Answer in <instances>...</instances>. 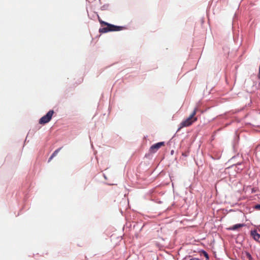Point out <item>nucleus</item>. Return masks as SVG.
I'll return each mask as SVG.
<instances>
[{
	"mask_svg": "<svg viewBox=\"0 0 260 260\" xmlns=\"http://www.w3.org/2000/svg\"><path fill=\"white\" fill-rule=\"evenodd\" d=\"M98 17L101 25L102 26H106V27L99 29V32L100 33H106L109 31H120L124 28V27L123 26L114 25L103 21L99 16H98Z\"/></svg>",
	"mask_w": 260,
	"mask_h": 260,
	"instance_id": "1",
	"label": "nucleus"
},
{
	"mask_svg": "<svg viewBox=\"0 0 260 260\" xmlns=\"http://www.w3.org/2000/svg\"><path fill=\"white\" fill-rule=\"evenodd\" d=\"M197 111L198 108H196L189 116L180 123V127L178 131L180 130L183 127H187L191 125L193 122L197 120L198 118L195 116Z\"/></svg>",
	"mask_w": 260,
	"mask_h": 260,
	"instance_id": "2",
	"label": "nucleus"
},
{
	"mask_svg": "<svg viewBox=\"0 0 260 260\" xmlns=\"http://www.w3.org/2000/svg\"><path fill=\"white\" fill-rule=\"evenodd\" d=\"M54 113V112L52 110L49 111L45 115L40 119L39 123L41 124H45L49 122L51 120Z\"/></svg>",
	"mask_w": 260,
	"mask_h": 260,
	"instance_id": "3",
	"label": "nucleus"
},
{
	"mask_svg": "<svg viewBox=\"0 0 260 260\" xmlns=\"http://www.w3.org/2000/svg\"><path fill=\"white\" fill-rule=\"evenodd\" d=\"M165 146L164 142H160L152 145L150 149L149 152L151 153H155L161 147Z\"/></svg>",
	"mask_w": 260,
	"mask_h": 260,
	"instance_id": "4",
	"label": "nucleus"
},
{
	"mask_svg": "<svg viewBox=\"0 0 260 260\" xmlns=\"http://www.w3.org/2000/svg\"><path fill=\"white\" fill-rule=\"evenodd\" d=\"M250 235L252 237V238L256 241H258V240L260 238V234L257 233L256 230L251 231L250 232Z\"/></svg>",
	"mask_w": 260,
	"mask_h": 260,
	"instance_id": "5",
	"label": "nucleus"
},
{
	"mask_svg": "<svg viewBox=\"0 0 260 260\" xmlns=\"http://www.w3.org/2000/svg\"><path fill=\"white\" fill-rule=\"evenodd\" d=\"M244 226V224H236L234 225L233 226L228 228L229 230L235 231L239 228H242Z\"/></svg>",
	"mask_w": 260,
	"mask_h": 260,
	"instance_id": "6",
	"label": "nucleus"
},
{
	"mask_svg": "<svg viewBox=\"0 0 260 260\" xmlns=\"http://www.w3.org/2000/svg\"><path fill=\"white\" fill-rule=\"evenodd\" d=\"M61 148H59L58 149H56L55 151H54V152L52 154L50 158H49L48 161H50L52 159L55 157L57 153L59 152V151L61 150Z\"/></svg>",
	"mask_w": 260,
	"mask_h": 260,
	"instance_id": "7",
	"label": "nucleus"
},
{
	"mask_svg": "<svg viewBox=\"0 0 260 260\" xmlns=\"http://www.w3.org/2000/svg\"><path fill=\"white\" fill-rule=\"evenodd\" d=\"M203 254L204 255V256L206 258V259L208 260V259H209L208 254L205 251H203Z\"/></svg>",
	"mask_w": 260,
	"mask_h": 260,
	"instance_id": "8",
	"label": "nucleus"
},
{
	"mask_svg": "<svg viewBox=\"0 0 260 260\" xmlns=\"http://www.w3.org/2000/svg\"><path fill=\"white\" fill-rule=\"evenodd\" d=\"M246 256H247V257L248 258V259L249 260H251L252 259V256H251V255H250V254L249 253H246Z\"/></svg>",
	"mask_w": 260,
	"mask_h": 260,
	"instance_id": "9",
	"label": "nucleus"
},
{
	"mask_svg": "<svg viewBox=\"0 0 260 260\" xmlns=\"http://www.w3.org/2000/svg\"><path fill=\"white\" fill-rule=\"evenodd\" d=\"M256 209H260V205H257L255 206Z\"/></svg>",
	"mask_w": 260,
	"mask_h": 260,
	"instance_id": "10",
	"label": "nucleus"
},
{
	"mask_svg": "<svg viewBox=\"0 0 260 260\" xmlns=\"http://www.w3.org/2000/svg\"><path fill=\"white\" fill-rule=\"evenodd\" d=\"M189 260H198V258H191Z\"/></svg>",
	"mask_w": 260,
	"mask_h": 260,
	"instance_id": "11",
	"label": "nucleus"
}]
</instances>
